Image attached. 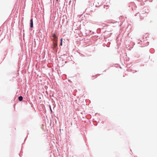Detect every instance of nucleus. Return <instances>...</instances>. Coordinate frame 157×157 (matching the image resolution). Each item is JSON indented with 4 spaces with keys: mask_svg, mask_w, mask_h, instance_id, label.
I'll use <instances>...</instances> for the list:
<instances>
[{
    "mask_svg": "<svg viewBox=\"0 0 157 157\" xmlns=\"http://www.w3.org/2000/svg\"><path fill=\"white\" fill-rule=\"evenodd\" d=\"M30 27L33 28V19H31L30 20Z\"/></svg>",
    "mask_w": 157,
    "mask_h": 157,
    "instance_id": "7ed1b4c3",
    "label": "nucleus"
},
{
    "mask_svg": "<svg viewBox=\"0 0 157 157\" xmlns=\"http://www.w3.org/2000/svg\"><path fill=\"white\" fill-rule=\"evenodd\" d=\"M57 42H53V48H56L57 47Z\"/></svg>",
    "mask_w": 157,
    "mask_h": 157,
    "instance_id": "f03ea898",
    "label": "nucleus"
},
{
    "mask_svg": "<svg viewBox=\"0 0 157 157\" xmlns=\"http://www.w3.org/2000/svg\"><path fill=\"white\" fill-rule=\"evenodd\" d=\"M52 36L53 37V42H57L58 38L55 33L52 34Z\"/></svg>",
    "mask_w": 157,
    "mask_h": 157,
    "instance_id": "f257e3e1",
    "label": "nucleus"
},
{
    "mask_svg": "<svg viewBox=\"0 0 157 157\" xmlns=\"http://www.w3.org/2000/svg\"><path fill=\"white\" fill-rule=\"evenodd\" d=\"M56 1H58V0H56Z\"/></svg>",
    "mask_w": 157,
    "mask_h": 157,
    "instance_id": "423d86ee",
    "label": "nucleus"
},
{
    "mask_svg": "<svg viewBox=\"0 0 157 157\" xmlns=\"http://www.w3.org/2000/svg\"><path fill=\"white\" fill-rule=\"evenodd\" d=\"M18 98L19 101H21L23 99V97L21 96H20L18 97Z\"/></svg>",
    "mask_w": 157,
    "mask_h": 157,
    "instance_id": "20e7f679",
    "label": "nucleus"
},
{
    "mask_svg": "<svg viewBox=\"0 0 157 157\" xmlns=\"http://www.w3.org/2000/svg\"><path fill=\"white\" fill-rule=\"evenodd\" d=\"M62 41H63V38H61L60 39V45L61 46H62Z\"/></svg>",
    "mask_w": 157,
    "mask_h": 157,
    "instance_id": "39448f33",
    "label": "nucleus"
}]
</instances>
